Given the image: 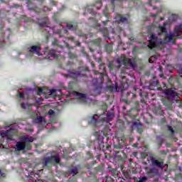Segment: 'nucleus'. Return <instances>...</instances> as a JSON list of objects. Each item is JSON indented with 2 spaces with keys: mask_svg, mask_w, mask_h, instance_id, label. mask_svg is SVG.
Masks as SVG:
<instances>
[{
  "mask_svg": "<svg viewBox=\"0 0 182 182\" xmlns=\"http://www.w3.org/2000/svg\"><path fill=\"white\" fill-rule=\"evenodd\" d=\"M129 86H130L129 85V80H127L122 87L121 96L122 97V101L125 103H128L129 102H132L133 99H136L137 95L138 96H140V97L144 96L145 98L149 96V93L143 92V90L139 87H134L133 88V92L126 90Z\"/></svg>",
  "mask_w": 182,
  "mask_h": 182,
  "instance_id": "f257e3e1",
  "label": "nucleus"
},
{
  "mask_svg": "<svg viewBox=\"0 0 182 182\" xmlns=\"http://www.w3.org/2000/svg\"><path fill=\"white\" fill-rule=\"evenodd\" d=\"M22 141L16 142V145L14 146L15 151H24V150H32V144L35 138L28 135H24L21 136Z\"/></svg>",
  "mask_w": 182,
  "mask_h": 182,
  "instance_id": "f03ea898",
  "label": "nucleus"
},
{
  "mask_svg": "<svg viewBox=\"0 0 182 182\" xmlns=\"http://www.w3.org/2000/svg\"><path fill=\"white\" fill-rule=\"evenodd\" d=\"M45 162L43 163V167H48V164H59L60 163V158L56 155H52L50 157L45 158Z\"/></svg>",
  "mask_w": 182,
  "mask_h": 182,
  "instance_id": "7ed1b4c3",
  "label": "nucleus"
},
{
  "mask_svg": "<svg viewBox=\"0 0 182 182\" xmlns=\"http://www.w3.org/2000/svg\"><path fill=\"white\" fill-rule=\"evenodd\" d=\"M27 6L29 9V11H34V12H37L38 14L41 12H50V11H52V9L48 7V6H44L43 9H39L38 7H31L32 5V1L31 0H28L27 2Z\"/></svg>",
  "mask_w": 182,
  "mask_h": 182,
  "instance_id": "20e7f679",
  "label": "nucleus"
},
{
  "mask_svg": "<svg viewBox=\"0 0 182 182\" xmlns=\"http://www.w3.org/2000/svg\"><path fill=\"white\" fill-rule=\"evenodd\" d=\"M105 140V137H103V136L102 135H98L96 137V141H94L95 144H97V146H95L94 147V150H102V149H103V147H105V141H103Z\"/></svg>",
  "mask_w": 182,
  "mask_h": 182,
  "instance_id": "39448f33",
  "label": "nucleus"
},
{
  "mask_svg": "<svg viewBox=\"0 0 182 182\" xmlns=\"http://www.w3.org/2000/svg\"><path fill=\"white\" fill-rule=\"evenodd\" d=\"M134 174H137V169L129 170V171H123V175L125 178L127 180H135L137 181L139 178H136V176H134Z\"/></svg>",
  "mask_w": 182,
  "mask_h": 182,
  "instance_id": "423d86ee",
  "label": "nucleus"
},
{
  "mask_svg": "<svg viewBox=\"0 0 182 182\" xmlns=\"http://www.w3.org/2000/svg\"><path fill=\"white\" fill-rule=\"evenodd\" d=\"M104 167L103 165H98L97 167L92 168L90 170H88L87 172L89 173L90 176L92 177H95L97 176L99 173H102L103 171Z\"/></svg>",
  "mask_w": 182,
  "mask_h": 182,
  "instance_id": "0eeeda50",
  "label": "nucleus"
},
{
  "mask_svg": "<svg viewBox=\"0 0 182 182\" xmlns=\"http://www.w3.org/2000/svg\"><path fill=\"white\" fill-rule=\"evenodd\" d=\"M164 93L166 96H168L169 99H174V97H177V92H176L173 88L164 90Z\"/></svg>",
  "mask_w": 182,
  "mask_h": 182,
  "instance_id": "6e6552de",
  "label": "nucleus"
},
{
  "mask_svg": "<svg viewBox=\"0 0 182 182\" xmlns=\"http://www.w3.org/2000/svg\"><path fill=\"white\" fill-rule=\"evenodd\" d=\"M41 44L32 46L30 48H28L30 53H36V55H38V56L41 55Z\"/></svg>",
  "mask_w": 182,
  "mask_h": 182,
  "instance_id": "1a4fd4ad",
  "label": "nucleus"
},
{
  "mask_svg": "<svg viewBox=\"0 0 182 182\" xmlns=\"http://www.w3.org/2000/svg\"><path fill=\"white\" fill-rule=\"evenodd\" d=\"M150 39L151 40L149 42V48L153 49V48H156V46H157V42L154 41H157V39H159V37L156 36L154 34H151L150 36Z\"/></svg>",
  "mask_w": 182,
  "mask_h": 182,
  "instance_id": "9d476101",
  "label": "nucleus"
},
{
  "mask_svg": "<svg viewBox=\"0 0 182 182\" xmlns=\"http://www.w3.org/2000/svg\"><path fill=\"white\" fill-rule=\"evenodd\" d=\"M151 161L152 166H155V167H158V168H164V162L160 161L156 159V158H151Z\"/></svg>",
  "mask_w": 182,
  "mask_h": 182,
  "instance_id": "9b49d317",
  "label": "nucleus"
},
{
  "mask_svg": "<svg viewBox=\"0 0 182 182\" xmlns=\"http://www.w3.org/2000/svg\"><path fill=\"white\" fill-rule=\"evenodd\" d=\"M67 28L70 31H77L78 23L77 21H70L67 23Z\"/></svg>",
  "mask_w": 182,
  "mask_h": 182,
  "instance_id": "f8f14e48",
  "label": "nucleus"
},
{
  "mask_svg": "<svg viewBox=\"0 0 182 182\" xmlns=\"http://www.w3.org/2000/svg\"><path fill=\"white\" fill-rule=\"evenodd\" d=\"M89 23L93 28H100V24L99 23V21H97L95 17H90L88 18Z\"/></svg>",
  "mask_w": 182,
  "mask_h": 182,
  "instance_id": "ddd939ff",
  "label": "nucleus"
},
{
  "mask_svg": "<svg viewBox=\"0 0 182 182\" xmlns=\"http://www.w3.org/2000/svg\"><path fill=\"white\" fill-rule=\"evenodd\" d=\"M108 171L111 173L112 177H114V178H117L119 177V171H117V168H114L112 167V166H108Z\"/></svg>",
  "mask_w": 182,
  "mask_h": 182,
  "instance_id": "4468645a",
  "label": "nucleus"
},
{
  "mask_svg": "<svg viewBox=\"0 0 182 182\" xmlns=\"http://www.w3.org/2000/svg\"><path fill=\"white\" fill-rule=\"evenodd\" d=\"M128 167L129 170H137V163L133 161V159H129L128 160Z\"/></svg>",
  "mask_w": 182,
  "mask_h": 182,
  "instance_id": "2eb2a0df",
  "label": "nucleus"
},
{
  "mask_svg": "<svg viewBox=\"0 0 182 182\" xmlns=\"http://www.w3.org/2000/svg\"><path fill=\"white\" fill-rule=\"evenodd\" d=\"M123 63L124 67L127 69H129V68H134V65L133 64V62L130 58H124L123 60Z\"/></svg>",
  "mask_w": 182,
  "mask_h": 182,
  "instance_id": "dca6fc26",
  "label": "nucleus"
},
{
  "mask_svg": "<svg viewBox=\"0 0 182 182\" xmlns=\"http://www.w3.org/2000/svg\"><path fill=\"white\" fill-rule=\"evenodd\" d=\"M50 23V21H49V18L48 16H45L43 18V21L39 23L40 28H48V25Z\"/></svg>",
  "mask_w": 182,
  "mask_h": 182,
  "instance_id": "f3484780",
  "label": "nucleus"
},
{
  "mask_svg": "<svg viewBox=\"0 0 182 182\" xmlns=\"http://www.w3.org/2000/svg\"><path fill=\"white\" fill-rule=\"evenodd\" d=\"M174 32L178 38H182V25L179 24L174 28Z\"/></svg>",
  "mask_w": 182,
  "mask_h": 182,
  "instance_id": "a211bd4d",
  "label": "nucleus"
},
{
  "mask_svg": "<svg viewBox=\"0 0 182 182\" xmlns=\"http://www.w3.org/2000/svg\"><path fill=\"white\" fill-rule=\"evenodd\" d=\"M159 80H157L151 82L150 85H149L150 90H159Z\"/></svg>",
  "mask_w": 182,
  "mask_h": 182,
  "instance_id": "6ab92c4d",
  "label": "nucleus"
},
{
  "mask_svg": "<svg viewBox=\"0 0 182 182\" xmlns=\"http://www.w3.org/2000/svg\"><path fill=\"white\" fill-rule=\"evenodd\" d=\"M68 73H69V77H73V79H76V77H77V76L80 75V73L75 70L74 69L68 70Z\"/></svg>",
  "mask_w": 182,
  "mask_h": 182,
  "instance_id": "aec40b11",
  "label": "nucleus"
},
{
  "mask_svg": "<svg viewBox=\"0 0 182 182\" xmlns=\"http://www.w3.org/2000/svg\"><path fill=\"white\" fill-rule=\"evenodd\" d=\"M71 95L77 97V99H86V94L77 92V91H72Z\"/></svg>",
  "mask_w": 182,
  "mask_h": 182,
  "instance_id": "412c9836",
  "label": "nucleus"
},
{
  "mask_svg": "<svg viewBox=\"0 0 182 182\" xmlns=\"http://www.w3.org/2000/svg\"><path fill=\"white\" fill-rule=\"evenodd\" d=\"M117 19L119 23H127V18L122 16V14H117Z\"/></svg>",
  "mask_w": 182,
  "mask_h": 182,
  "instance_id": "4be33fe9",
  "label": "nucleus"
},
{
  "mask_svg": "<svg viewBox=\"0 0 182 182\" xmlns=\"http://www.w3.org/2000/svg\"><path fill=\"white\" fill-rule=\"evenodd\" d=\"M14 129H10L9 130L2 131L1 132H0V136H1V140H3V141L5 140V138H6L7 136H9V134Z\"/></svg>",
  "mask_w": 182,
  "mask_h": 182,
  "instance_id": "5701e85b",
  "label": "nucleus"
},
{
  "mask_svg": "<svg viewBox=\"0 0 182 182\" xmlns=\"http://www.w3.org/2000/svg\"><path fill=\"white\" fill-rule=\"evenodd\" d=\"M79 170H80V165L73 166L71 168V173H73V176H76V174H78Z\"/></svg>",
  "mask_w": 182,
  "mask_h": 182,
  "instance_id": "b1692460",
  "label": "nucleus"
},
{
  "mask_svg": "<svg viewBox=\"0 0 182 182\" xmlns=\"http://www.w3.org/2000/svg\"><path fill=\"white\" fill-rule=\"evenodd\" d=\"M148 174H151L152 176H157V174H159V169L156 168L155 167H152L149 170Z\"/></svg>",
  "mask_w": 182,
  "mask_h": 182,
  "instance_id": "393cba45",
  "label": "nucleus"
},
{
  "mask_svg": "<svg viewBox=\"0 0 182 182\" xmlns=\"http://www.w3.org/2000/svg\"><path fill=\"white\" fill-rule=\"evenodd\" d=\"M139 126L142 127L143 124H141V122H133L132 126H131L132 132H133V130H134V129H137V127H139Z\"/></svg>",
  "mask_w": 182,
  "mask_h": 182,
  "instance_id": "a878e982",
  "label": "nucleus"
},
{
  "mask_svg": "<svg viewBox=\"0 0 182 182\" xmlns=\"http://www.w3.org/2000/svg\"><path fill=\"white\" fill-rule=\"evenodd\" d=\"M166 38L168 39L169 42H172V43H176V38H174V36L173 34H166Z\"/></svg>",
  "mask_w": 182,
  "mask_h": 182,
  "instance_id": "bb28decb",
  "label": "nucleus"
},
{
  "mask_svg": "<svg viewBox=\"0 0 182 182\" xmlns=\"http://www.w3.org/2000/svg\"><path fill=\"white\" fill-rule=\"evenodd\" d=\"M53 19L55 23H59V25H60V20H59V14L58 13L53 14Z\"/></svg>",
  "mask_w": 182,
  "mask_h": 182,
  "instance_id": "cd10ccee",
  "label": "nucleus"
},
{
  "mask_svg": "<svg viewBox=\"0 0 182 182\" xmlns=\"http://www.w3.org/2000/svg\"><path fill=\"white\" fill-rule=\"evenodd\" d=\"M98 28L100 29V32L102 33L103 36H106L109 33V31H107V28L106 27L101 28L100 26Z\"/></svg>",
  "mask_w": 182,
  "mask_h": 182,
  "instance_id": "c85d7f7f",
  "label": "nucleus"
},
{
  "mask_svg": "<svg viewBox=\"0 0 182 182\" xmlns=\"http://www.w3.org/2000/svg\"><path fill=\"white\" fill-rule=\"evenodd\" d=\"M92 43L96 45L97 46H100V43H102V39L96 38L92 41Z\"/></svg>",
  "mask_w": 182,
  "mask_h": 182,
  "instance_id": "c756f323",
  "label": "nucleus"
},
{
  "mask_svg": "<svg viewBox=\"0 0 182 182\" xmlns=\"http://www.w3.org/2000/svg\"><path fill=\"white\" fill-rule=\"evenodd\" d=\"M88 123H89V124H92V126H95L96 124V123H97V119H96L95 117V116H93L91 118L90 121H88Z\"/></svg>",
  "mask_w": 182,
  "mask_h": 182,
  "instance_id": "7c9ffc66",
  "label": "nucleus"
},
{
  "mask_svg": "<svg viewBox=\"0 0 182 182\" xmlns=\"http://www.w3.org/2000/svg\"><path fill=\"white\" fill-rule=\"evenodd\" d=\"M52 44L54 45L55 46H58V48H61V49H63V46L59 44V41H58V39L56 38L54 39Z\"/></svg>",
  "mask_w": 182,
  "mask_h": 182,
  "instance_id": "2f4dec72",
  "label": "nucleus"
},
{
  "mask_svg": "<svg viewBox=\"0 0 182 182\" xmlns=\"http://www.w3.org/2000/svg\"><path fill=\"white\" fill-rule=\"evenodd\" d=\"M36 120L38 123H42L43 122H44V123H46V121H45V117H43L38 116L36 117Z\"/></svg>",
  "mask_w": 182,
  "mask_h": 182,
  "instance_id": "473e14b6",
  "label": "nucleus"
},
{
  "mask_svg": "<svg viewBox=\"0 0 182 182\" xmlns=\"http://www.w3.org/2000/svg\"><path fill=\"white\" fill-rule=\"evenodd\" d=\"M105 50L107 53H111V52H113V48L110 45H107L105 46Z\"/></svg>",
  "mask_w": 182,
  "mask_h": 182,
  "instance_id": "72a5a7b5",
  "label": "nucleus"
},
{
  "mask_svg": "<svg viewBox=\"0 0 182 182\" xmlns=\"http://www.w3.org/2000/svg\"><path fill=\"white\" fill-rule=\"evenodd\" d=\"M100 70H101L102 73H105L106 72V64L105 63L100 64Z\"/></svg>",
  "mask_w": 182,
  "mask_h": 182,
  "instance_id": "f704fd0d",
  "label": "nucleus"
},
{
  "mask_svg": "<svg viewBox=\"0 0 182 182\" xmlns=\"http://www.w3.org/2000/svg\"><path fill=\"white\" fill-rule=\"evenodd\" d=\"M55 53L56 51L54 49H51L48 53V56H53L54 58H58V55Z\"/></svg>",
  "mask_w": 182,
  "mask_h": 182,
  "instance_id": "c9c22d12",
  "label": "nucleus"
},
{
  "mask_svg": "<svg viewBox=\"0 0 182 182\" xmlns=\"http://www.w3.org/2000/svg\"><path fill=\"white\" fill-rule=\"evenodd\" d=\"M102 182H114V179L112 176H106Z\"/></svg>",
  "mask_w": 182,
  "mask_h": 182,
  "instance_id": "e433bc0d",
  "label": "nucleus"
},
{
  "mask_svg": "<svg viewBox=\"0 0 182 182\" xmlns=\"http://www.w3.org/2000/svg\"><path fill=\"white\" fill-rule=\"evenodd\" d=\"M14 136V134H12V132H11L9 133V135H7V136H6V141H12L14 139H12V136Z\"/></svg>",
  "mask_w": 182,
  "mask_h": 182,
  "instance_id": "4c0bfd02",
  "label": "nucleus"
},
{
  "mask_svg": "<svg viewBox=\"0 0 182 182\" xmlns=\"http://www.w3.org/2000/svg\"><path fill=\"white\" fill-rule=\"evenodd\" d=\"M136 182H147V177L146 176L139 177L136 181Z\"/></svg>",
  "mask_w": 182,
  "mask_h": 182,
  "instance_id": "58836bf2",
  "label": "nucleus"
},
{
  "mask_svg": "<svg viewBox=\"0 0 182 182\" xmlns=\"http://www.w3.org/2000/svg\"><path fill=\"white\" fill-rule=\"evenodd\" d=\"M113 147L117 150H120L123 149V145H122L121 144H114Z\"/></svg>",
  "mask_w": 182,
  "mask_h": 182,
  "instance_id": "ea45409f",
  "label": "nucleus"
},
{
  "mask_svg": "<svg viewBox=\"0 0 182 182\" xmlns=\"http://www.w3.org/2000/svg\"><path fill=\"white\" fill-rule=\"evenodd\" d=\"M167 129H168V132H171V136H174L176 131H174V129H173V127H171L170 125H167Z\"/></svg>",
  "mask_w": 182,
  "mask_h": 182,
  "instance_id": "a19ab883",
  "label": "nucleus"
},
{
  "mask_svg": "<svg viewBox=\"0 0 182 182\" xmlns=\"http://www.w3.org/2000/svg\"><path fill=\"white\" fill-rule=\"evenodd\" d=\"M29 0H27V2ZM31 2V8H36V6H35V4H33V1L32 0H30ZM38 2H40V4H43L45 2V0H37Z\"/></svg>",
  "mask_w": 182,
  "mask_h": 182,
  "instance_id": "79ce46f5",
  "label": "nucleus"
},
{
  "mask_svg": "<svg viewBox=\"0 0 182 182\" xmlns=\"http://www.w3.org/2000/svg\"><path fill=\"white\" fill-rule=\"evenodd\" d=\"M107 117H108V119H113V117H114V112H107Z\"/></svg>",
  "mask_w": 182,
  "mask_h": 182,
  "instance_id": "37998d69",
  "label": "nucleus"
},
{
  "mask_svg": "<svg viewBox=\"0 0 182 182\" xmlns=\"http://www.w3.org/2000/svg\"><path fill=\"white\" fill-rule=\"evenodd\" d=\"M68 57L70 58V59H76V58H77L76 54H75L73 53H69Z\"/></svg>",
  "mask_w": 182,
  "mask_h": 182,
  "instance_id": "c03bdc74",
  "label": "nucleus"
},
{
  "mask_svg": "<svg viewBox=\"0 0 182 182\" xmlns=\"http://www.w3.org/2000/svg\"><path fill=\"white\" fill-rule=\"evenodd\" d=\"M88 159H90L91 160H93L94 157H93V154H92V153L90 151H87L86 153Z\"/></svg>",
  "mask_w": 182,
  "mask_h": 182,
  "instance_id": "a18cd8bd",
  "label": "nucleus"
},
{
  "mask_svg": "<svg viewBox=\"0 0 182 182\" xmlns=\"http://www.w3.org/2000/svg\"><path fill=\"white\" fill-rule=\"evenodd\" d=\"M43 92V89H42V87H38L36 95L39 96L42 95Z\"/></svg>",
  "mask_w": 182,
  "mask_h": 182,
  "instance_id": "49530a36",
  "label": "nucleus"
},
{
  "mask_svg": "<svg viewBox=\"0 0 182 182\" xmlns=\"http://www.w3.org/2000/svg\"><path fill=\"white\" fill-rule=\"evenodd\" d=\"M87 12L89 14H91V15H92V16H96V13L95 11H93V9H88Z\"/></svg>",
  "mask_w": 182,
  "mask_h": 182,
  "instance_id": "de8ad7c7",
  "label": "nucleus"
},
{
  "mask_svg": "<svg viewBox=\"0 0 182 182\" xmlns=\"http://www.w3.org/2000/svg\"><path fill=\"white\" fill-rule=\"evenodd\" d=\"M74 65H75V63H73V61H68L67 63V68H69V66L73 67Z\"/></svg>",
  "mask_w": 182,
  "mask_h": 182,
  "instance_id": "09e8293b",
  "label": "nucleus"
},
{
  "mask_svg": "<svg viewBox=\"0 0 182 182\" xmlns=\"http://www.w3.org/2000/svg\"><path fill=\"white\" fill-rule=\"evenodd\" d=\"M163 143H164V141H163L162 139L159 140L157 141V144H158V147H161V145L163 144Z\"/></svg>",
  "mask_w": 182,
  "mask_h": 182,
  "instance_id": "8fccbe9b",
  "label": "nucleus"
},
{
  "mask_svg": "<svg viewBox=\"0 0 182 182\" xmlns=\"http://www.w3.org/2000/svg\"><path fill=\"white\" fill-rule=\"evenodd\" d=\"M5 178V177H6V174H5V173L2 172V171L0 169V178Z\"/></svg>",
  "mask_w": 182,
  "mask_h": 182,
  "instance_id": "3c124183",
  "label": "nucleus"
},
{
  "mask_svg": "<svg viewBox=\"0 0 182 182\" xmlns=\"http://www.w3.org/2000/svg\"><path fill=\"white\" fill-rule=\"evenodd\" d=\"M18 94L20 99H23V97H25V94L23 92H18Z\"/></svg>",
  "mask_w": 182,
  "mask_h": 182,
  "instance_id": "603ef678",
  "label": "nucleus"
},
{
  "mask_svg": "<svg viewBox=\"0 0 182 182\" xmlns=\"http://www.w3.org/2000/svg\"><path fill=\"white\" fill-rule=\"evenodd\" d=\"M150 16H152V18H157V16H159V13H156V14L151 13Z\"/></svg>",
  "mask_w": 182,
  "mask_h": 182,
  "instance_id": "864d4df0",
  "label": "nucleus"
},
{
  "mask_svg": "<svg viewBox=\"0 0 182 182\" xmlns=\"http://www.w3.org/2000/svg\"><path fill=\"white\" fill-rule=\"evenodd\" d=\"M161 32L162 33H166V27L161 26Z\"/></svg>",
  "mask_w": 182,
  "mask_h": 182,
  "instance_id": "5fc2aeb1",
  "label": "nucleus"
},
{
  "mask_svg": "<svg viewBox=\"0 0 182 182\" xmlns=\"http://www.w3.org/2000/svg\"><path fill=\"white\" fill-rule=\"evenodd\" d=\"M54 113H55V111H54L53 109H50V110L48 111V114H49L50 116L53 115Z\"/></svg>",
  "mask_w": 182,
  "mask_h": 182,
  "instance_id": "6e6d98bb",
  "label": "nucleus"
},
{
  "mask_svg": "<svg viewBox=\"0 0 182 182\" xmlns=\"http://www.w3.org/2000/svg\"><path fill=\"white\" fill-rule=\"evenodd\" d=\"M21 109H26V104H25L24 102H22L21 105Z\"/></svg>",
  "mask_w": 182,
  "mask_h": 182,
  "instance_id": "4d7b16f0",
  "label": "nucleus"
},
{
  "mask_svg": "<svg viewBox=\"0 0 182 182\" xmlns=\"http://www.w3.org/2000/svg\"><path fill=\"white\" fill-rule=\"evenodd\" d=\"M144 97H141V103H143L144 105H146V100H144Z\"/></svg>",
  "mask_w": 182,
  "mask_h": 182,
  "instance_id": "13d9d810",
  "label": "nucleus"
},
{
  "mask_svg": "<svg viewBox=\"0 0 182 182\" xmlns=\"http://www.w3.org/2000/svg\"><path fill=\"white\" fill-rule=\"evenodd\" d=\"M178 73L180 75L181 77H182V68L178 70Z\"/></svg>",
  "mask_w": 182,
  "mask_h": 182,
  "instance_id": "bf43d9fd",
  "label": "nucleus"
},
{
  "mask_svg": "<svg viewBox=\"0 0 182 182\" xmlns=\"http://www.w3.org/2000/svg\"><path fill=\"white\" fill-rule=\"evenodd\" d=\"M81 51H82V53L84 55H87L86 51H85V48H84V47H82V48H81Z\"/></svg>",
  "mask_w": 182,
  "mask_h": 182,
  "instance_id": "052dcab7",
  "label": "nucleus"
},
{
  "mask_svg": "<svg viewBox=\"0 0 182 182\" xmlns=\"http://www.w3.org/2000/svg\"><path fill=\"white\" fill-rule=\"evenodd\" d=\"M4 140H1V141H0V149H2V147H4Z\"/></svg>",
  "mask_w": 182,
  "mask_h": 182,
  "instance_id": "680f3d73",
  "label": "nucleus"
},
{
  "mask_svg": "<svg viewBox=\"0 0 182 182\" xmlns=\"http://www.w3.org/2000/svg\"><path fill=\"white\" fill-rule=\"evenodd\" d=\"M68 39L70 41H75V37L74 36H70V37H68Z\"/></svg>",
  "mask_w": 182,
  "mask_h": 182,
  "instance_id": "e2e57ef3",
  "label": "nucleus"
},
{
  "mask_svg": "<svg viewBox=\"0 0 182 182\" xmlns=\"http://www.w3.org/2000/svg\"><path fill=\"white\" fill-rule=\"evenodd\" d=\"M51 4H52V5H53V6H56V1H51Z\"/></svg>",
  "mask_w": 182,
  "mask_h": 182,
  "instance_id": "0e129e2a",
  "label": "nucleus"
},
{
  "mask_svg": "<svg viewBox=\"0 0 182 182\" xmlns=\"http://www.w3.org/2000/svg\"><path fill=\"white\" fill-rule=\"evenodd\" d=\"M86 168H87V170H90V169L92 168L91 166H89V165H88V166H86Z\"/></svg>",
  "mask_w": 182,
  "mask_h": 182,
  "instance_id": "69168bd1",
  "label": "nucleus"
},
{
  "mask_svg": "<svg viewBox=\"0 0 182 182\" xmlns=\"http://www.w3.org/2000/svg\"><path fill=\"white\" fill-rule=\"evenodd\" d=\"M162 85L164 87H167V84H166V82H162Z\"/></svg>",
  "mask_w": 182,
  "mask_h": 182,
  "instance_id": "338daca9",
  "label": "nucleus"
},
{
  "mask_svg": "<svg viewBox=\"0 0 182 182\" xmlns=\"http://www.w3.org/2000/svg\"><path fill=\"white\" fill-rule=\"evenodd\" d=\"M94 73H95V75H99V71H97V70H94Z\"/></svg>",
  "mask_w": 182,
  "mask_h": 182,
  "instance_id": "774afa93",
  "label": "nucleus"
}]
</instances>
